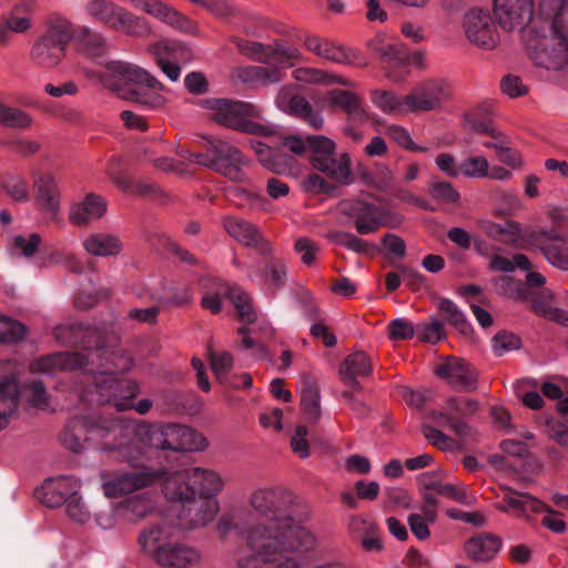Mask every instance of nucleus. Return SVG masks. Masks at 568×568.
Masks as SVG:
<instances>
[{"label":"nucleus","mask_w":568,"mask_h":568,"mask_svg":"<svg viewBox=\"0 0 568 568\" xmlns=\"http://www.w3.org/2000/svg\"><path fill=\"white\" fill-rule=\"evenodd\" d=\"M489 267L493 271H499L504 273H511L516 267L521 270H528L530 267L528 258L524 254H516L513 258L507 256L495 254L490 260Z\"/></svg>","instance_id":"59"},{"label":"nucleus","mask_w":568,"mask_h":568,"mask_svg":"<svg viewBox=\"0 0 568 568\" xmlns=\"http://www.w3.org/2000/svg\"><path fill=\"white\" fill-rule=\"evenodd\" d=\"M220 510V504L216 500L205 501L200 506L189 509L190 518L186 519L185 525L187 528H197L211 523Z\"/></svg>","instance_id":"46"},{"label":"nucleus","mask_w":568,"mask_h":568,"mask_svg":"<svg viewBox=\"0 0 568 568\" xmlns=\"http://www.w3.org/2000/svg\"><path fill=\"white\" fill-rule=\"evenodd\" d=\"M247 277L271 288H280L287 278V263L280 257H274L267 261L262 268L252 265L248 267Z\"/></svg>","instance_id":"31"},{"label":"nucleus","mask_w":568,"mask_h":568,"mask_svg":"<svg viewBox=\"0 0 568 568\" xmlns=\"http://www.w3.org/2000/svg\"><path fill=\"white\" fill-rule=\"evenodd\" d=\"M169 474L171 470L149 467L131 471H102V489L105 496L115 497L160 485L164 493V483Z\"/></svg>","instance_id":"12"},{"label":"nucleus","mask_w":568,"mask_h":568,"mask_svg":"<svg viewBox=\"0 0 568 568\" xmlns=\"http://www.w3.org/2000/svg\"><path fill=\"white\" fill-rule=\"evenodd\" d=\"M494 285L497 293L500 295L516 301H524L527 298V290L521 285V283L509 276H500L494 280Z\"/></svg>","instance_id":"60"},{"label":"nucleus","mask_w":568,"mask_h":568,"mask_svg":"<svg viewBox=\"0 0 568 568\" xmlns=\"http://www.w3.org/2000/svg\"><path fill=\"white\" fill-rule=\"evenodd\" d=\"M372 50L386 63V75L394 82L403 81L409 73V54L406 47L400 43L383 42L374 40Z\"/></svg>","instance_id":"20"},{"label":"nucleus","mask_w":568,"mask_h":568,"mask_svg":"<svg viewBox=\"0 0 568 568\" xmlns=\"http://www.w3.org/2000/svg\"><path fill=\"white\" fill-rule=\"evenodd\" d=\"M207 142L211 162L205 164L209 169L234 182L247 181L244 168L250 164V160L243 155L239 148L223 140L210 139Z\"/></svg>","instance_id":"14"},{"label":"nucleus","mask_w":568,"mask_h":568,"mask_svg":"<svg viewBox=\"0 0 568 568\" xmlns=\"http://www.w3.org/2000/svg\"><path fill=\"white\" fill-rule=\"evenodd\" d=\"M135 8L161 22L189 34H197V24L173 6L162 0H130Z\"/></svg>","instance_id":"18"},{"label":"nucleus","mask_w":568,"mask_h":568,"mask_svg":"<svg viewBox=\"0 0 568 568\" xmlns=\"http://www.w3.org/2000/svg\"><path fill=\"white\" fill-rule=\"evenodd\" d=\"M494 16L500 29L525 47H531L544 26L540 13L535 18L534 0H494Z\"/></svg>","instance_id":"8"},{"label":"nucleus","mask_w":568,"mask_h":568,"mask_svg":"<svg viewBox=\"0 0 568 568\" xmlns=\"http://www.w3.org/2000/svg\"><path fill=\"white\" fill-rule=\"evenodd\" d=\"M78 51L85 58L98 61L108 52L106 40L101 33L85 27L78 39Z\"/></svg>","instance_id":"39"},{"label":"nucleus","mask_w":568,"mask_h":568,"mask_svg":"<svg viewBox=\"0 0 568 568\" xmlns=\"http://www.w3.org/2000/svg\"><path fill=\"white\" fill-rule=\"evenodd\" d=\"M122 433V426L116 420L97 422L90 417H73L62 433V444L74 453H81L90 446L103 450L119 449L120 446L109 440L111 435Z\"/></svg>","instance_id":"9"},{"label":"nucleus","mask_w":568,"mask_h":568,"mask_svg":"<svg viewBox=\"0 0 568 568\" xmlns=\"http://www.w3.org/2000/svg\"><path fill=\"white\" fill-rule=\"evenodd\" d=\"M554 294L548 288H542L535 293L531 301L532 311L550 321L554 320L559 308L552 306Z\"/></svg>","instance_id":"57"},{"label":"nucleus","mask_w":568,"mask_h":568,"mask_svg":"<svg viewBox=\"0 0 568 568\" xmlns=\"http://www.w3.org/2000/svg\"><path fill=\"white\" fill-rule=\"evenodd\" d=\"M82 247L91 256L110 257L122 252L123 243L116 234L94 232L83 239Z\"/></svg>","instance_id":"32"},{"label":"nucleus","mask_w":568,"mask_h":568,"mask_svg":"<svg viewBox=\"0 0 568 568\" xmlns=\"http://www.w3.org/2000/svg\"><path fill=\"white\" fill-rule=\"evenodd\" d=\"M23 394L29 405L39 410H48L51 408L50 396L45 386L40 381H34L24 386Z\"/></svg>","instance_id":"54"},{"label":"nucleus","mask_w":568,"mask_h":568,"mask_svg":"<svg viewBox=\"0 0 568 568\" xmlns=\"http://www.w3.org/2000/svg\"><path fill=\"white\" fill-rule=\"evenodd\" d=\"M225 487L223 475L206 467L171 470L164 483V496L172 501H193L195 497L211 500Z\"/></svg>","instance_id":"5"},{"label":"nucleus","mask_w":568,"mask_h":568,"mask_svg":"<svg viewBox=\"0 0 568 568\" xmlns=\"http://www.w3.org/2000/svg\"><path fill=\"white\" fill-rule=\"evenodd\" d=\"M73 24L64 17L53 16L48 21L45 32L33 43L31 61L41 68L57 67L65 57L67 48L73 38Z\"/></svg>","instance_id":"10"},{"label":"nucleus","mask_w":568,"mask_h":568,"mask_svg":"<svg viewBox=\"0 0 568 568\" xmlns=\"http://www.w3.org/2000/svg\"><path fill=\"white\" fill-rule=\"evenodd\" d=\"M293 78L302 83L320 84V85H334L339 84L343 87H353L354 83L347 78L337 73L328 72L315 68H298L293 71Z\"/></svg>","instance_id":"37"},{"label":"nucleus","mask_w":568,"mask_h":568,"mask_svg":"<svg viewBox=\"0 0 568 568\" xmlns=\"http://www.w3.org/2000/svg\"><path fill=\"white\" fill-rule=\"evenodd\" d=\"M372 99L374 104L383 112L390 114L409 113L408 105H406V95L398 97L387 91H375Z\"/></svg>","instance_id":"47"},{"label":"nucleus","mask_w":568,"mask_h":568,"mask_svg":"<svg viewBox=\"0 0 568 568\" xmlns=\"http://www.w3.org/2000/svg\"><path fill=\"white\" fill-rule=\"evenodd\" d=\"M386 133L402 149L408 150L410 152H416V153L428 152V148L416 144L414 142L410 133L408 132V130L402 125H396V124L389 125L386 128Z\"/></svg>","instance_id":"56"},{"label":"nucleus","mask_w":568,"mask_h":568,"mask_svg":"<svg viewBox=\"0 0 568 568\" xmlns=\"http://www.w3.org/2000/svg\"><path fill=\"white\" fill-rule=\"evenodd\" d=\"M224 227L234 240L245 246L254 247L263 255H270L273 252L270 242L251 223L236 217H227L224 221Z\"/></svg>","instance_id":"27"},{"label":"nucleus","mask_w":568,"mask_h":568,"mask_svg":"<svg viewBox=\"0 0 568 568\" xmlns=\"http://www.w3.org/2000/svg\"><path fill=\"white\" fill-rule=\"evenodd\" d=\"M108 89L116 92L122 99L130 100L140 104L158 106L162 103L159 95L143 93L138 90L126 89L129 84L145 85L148 88L160 89L161 83L144 69L124 61H110L101 72L88 73Z\"/></svg>","instance_id":"6"},{"label":"nucleus","mask_w":568,"mask_h":568,"mask_svg":"<svg viewBox=\"0 0 568 568\" xmlns=\"http://www.w3.org/2000/svg\"><path fill=\"white\" fill-rule=\"evenodd\" d=\"M339 211L354 220L357 233H375L382 225L377 206L362 200H346L339 203Z\"/></svg>","instance_id":"22"},{"label":"nucleus","mask_w":568,"mask_h":568,"mask_svg":"<svg viewBox=\"0 0 568 568\" xmlns=\"http://www.w3.org/2000/svg\"><path fill=\"white\" fill-rule=\"evenodd\" d=\"M353 525L355 527L361 526L365 532L366 537L363 538V547L368 551H379L383 548L381 538L376 535L377 525L374 521L354 518Z\"/></svg>","instance_id":"63"},{"label":"nucleus","mask_w":568,"mask_h":568,"mask_svg":"<svg viewBox=\"0 0 568 568\" xmlns=\"http://www.w3.org/2000/svg\"><path fill=\"white\" fill-rule=\"evenodd\" d=\"M304 45L312 53L329 62L355 67H365L367 64L356 50L336 44L328 39L317 36L306 37Z\"/></svg>","instance_id":"19"},{"label":"nucleus","mask_w":568,"mask_h":568,"mask_svg":"<svg viewBox=\"0 0 568 568\" xmlns=\"http://www.w3.org/2000/svg\"><path fill=\"white\" fill-rule=\"evenodd\" d=\"M449 97V87L443 80H427L406 94V105L413 113L428 112L440 108Z\"/></svg>","instance_id":"17"},{"label":"nucleus","mask_w":568,"mask_h":568,"mask_svg":"<svg viewBox=\"0 0 568 568\" xmlns=\"http://www.w3.org/2000/svg\"><path fill=\"white\" fill-rule=\"evenodd\" d=\"M108 212V201L95 193H87L73 201L69 209V222L79 227L88 226L102 219Z\"/></svg>","instance_id":"23"},{"label":"nucleus","mask_w":568,"mask_h":568,"mask_svg":"<svg viewBox=\"0 0 568 568\" xmlns=\"http://www.w3.org/2000/svg\"><path fill=\"white\" fill-rule=\"evenodd\" d=\"M210 366L215 377L222 382L233 367V357L229 352L209 351Z\"/></svg>","instance_id":"62"},{"label":"nucleus","mask_w":568,"mask_h":568,"mask_svg":"<svg viewBox=\"0 0 568 568\" xmlns=\"http://www.w3.org/2000/svg\"><path fill=\"white\" fill-rule=\"evenodd\" d=\"M27 327L13 318L0 315V344H14L24 339Z\"/></svg>","instance_id":"53"},{"label":"nucleus","mask_w":568,"mask_h":568,"mask_svg":"<svg viewBox=\"0 0 568 568\" xmlns=\"http://www.w3.org/2000/svg\"><path fill=\"white\" fill-rule=\"evenodd\" d=\"M328 239L334 243L356 253H366L371 247L368 242L346 232L329 233Z\"/></svg>","instance_id":"64"},{"label":"nucleus","mask_w":568,"mask_h":568,"mask_svg":"<svg viewBox=\"0 0 568 568\" xmlns=\"http://www.w3.org/2000/svg\"><path fill=\"white\" fill-rule=\"evenodd\" d=\"M312 149L311 162L314 169L326 174L329 179L342 185L353 182L352 161L347 153H336L335 143L324 135L307 138Z\"/></svg>","instance_id":"13"},{"label":"nucleus","mask_w":568,"mask_h":568,"mask_svg":"<svg viewBox=\"0 0 568 568\" xmlns=\"http://www.w3.org/2000/svg\"><path fill=\"white\" fill-rule=\"evenodd\" d=\"M83 11L91 21L114 31L134 37H149L152 33V28L145 18L135 16L110 0H89Z\"/></svg>","instance_id":"11"},{"label":"nucleus","mask_w":568,"mask_h":568,"mask_svg":"<svg viewBox=\"0 0 568 568\" xmlns=\"http://www.w3.org/2000/svg\"><path fill=\"white\" fill-rule=\"evenodd\" d=\"M33 373L55 374L61 371L84 369V354L55 353L34 359L30 364Z\"/></svg>","instance_id":"28"},{"label":"nucleus","mask_w":568,"mask_h":568,"mask_svg":"<svg viewBox=\"0 0 568 568\" xmlns=\"http://www.w3.org/2000/svg\"><path fill=\"white\" fill-rule=\"evenodd\" d=\"M221 288L227 294L242 322L251 324L256 321L257 315L253 307L252 298L245 291L232 285H222Z\"/></svg>","instance_id":"41"},{"label":"nucleus","mask_w":568,"mask_h":568,"mask_svg":"<svg viewBox=\"0 0 568 568\" xmlns=\"http://www.w3.org/2000/svg\"><path fill=\"white\" fill-rule=\"evenodd\" d=\"M32 27L31 19L28 17L17 16L10 12L2 17L0 21V47H8L12 39V32L26 33Z\"/></svg>","instance_id":"43"},{"label":"nucleus","mask_w":568,"mask_h":568,"mask_svg":"<svg viewBox=\"0 0 568 568\" xmlns=\"http://www.w3.org/2000/svg\"><path fill=\"white\" fill-rule=\"evenodd\" d=\"M544 26L531 47L535 64L547 70H562L568 65V0H541Z\"/></svg>","instance_id":"2"},{"label":"nucleus","mask_w":568,"mask_h":568,"mask_svg":"<svg viewBox=\"0 0 568 568\" xmlns=\"http://www.w3.org/2000/svg\"><path fill=\"white\" fill-rule=\"evenodd\" d=\"M131 366V358L121 351L91 349L84 354V371L95 375L97 387L114 389L109 402L120 412L130 409L131 398L139 393L135 384L115 377L116 374L128 372Z\"/></svg>","instance_id":"3"},{"label":"nucleus","mask_w":568,"mask_h":568,"mask_svg":"<svg viewBox=\"0 0 568 568\" xmlns=\"http://www.w3.org/2000/svg\"><path fill=\"white\" fill-rule=\"evenodd\" d=\"M280 496L281 490L278 488L272 486L258 487L251 493L248 504L252 509L260 515H272L271 517H267L266 520L274 517L283 518L282 516L276 515ZM263 521H265V519Z\"/></svg>","instance_id":"35"},{"label":"nucleus","mask_w":568,"mask_h":568,"mask_svg":"<svg viewBox=\"0 0 568 568\" xmlns=\"http://www.w3.org/2000/svg\"><path fill=\"white\" fill-rule=\"evenodd\" d=\"M166 449L173 452H203L209 447L206 437L184 425H165Z\"/></svg>","instance_id":"26"},{"label":"nucleus","mask_w":568,"mask_h":568,"mask_svg":"<svg viewBox=\"0 0 568 568\" xmlns=\"http://www.w3.org/2000/svg\"><path fill=\"white\" fill-rule=\"evenodd\" d=\"M244 540L251 552L237 559L236 568H294L293 555L313 552L320 542L311 528L278 517L248 527Z\"/></svg>","instance_id":"1"},{"label":"nucleus","mask_w":568,"mask_h":568,"mask_svg":"<svg viewBox=\"0 0 568 568\" xmlns=\"http://www.w3.org/2000/svg\"><path fill=\"white\" fill-rule=\"evenodd\" d=\"M437 494L463 505H473L476 501V497L470 494L468 488L459 480L454 483L443 481Z\"/></svg>","instance_id":"58"},{"label":"nucleus","mask_w":568,"mask_h":568,"mask_svg":"<svg viewBox=\"0 0 568 568\" xmlns=\"http://www.w3.org/2000/svg\"><path fill=\"white\" fill-rule=\"evenodd\" d=\"M324 101L328 108L344 111L352 121L363 122L368 119L365 105L359 97L352 91L331 90L327 92Z\"/></svg>","instance_id":"29"},{"label":"nucleus","mask_w":568,"mask_h":568,"mask_svg":"<svg viewBox=\"0 0 568 568\" xmlns=\"http://www.w3.org/2000/svg\"><path fill=\"white\" fill-rule=\"evenodd\" d=\"M142 551L163 568H189L201 562V552L176 538V529L160 524L143 529L139 536Z\"/></svg>","instance_id":"4"},{"label":"nucleus","mask_w":568,"mask_h":568,"mask_svg":"<svg viewBox=\"0 0 568 568\" xmlns=\"http://www.w3.org/2000/svg\"><path fill=\"white\" fill-rule=\"evenodd\" d=\"M497 497L501 500L496 504L499 511L506 513L516 518H527L530 514L540 513L546 509L544 504L527 493L514 490L507 485H501Z\"/></svg>","instance_id":"21"},{"label":"nucleus","mask_w":568,"mask_h":568,"mask_svg":"<svg viewBox=\"0 0 568 568\" xmlns=\"http://www.w3.org/2000/svg\"><path fill=\"white\" fill-rule=\"evenodd\" d=\"M204 106L210 111V118L225 128L260 136H271L276 132L275 125L258 122L262 119V111L253 103L207 99Z\"/></svg>","instance_id":"7"},{"label":"nucleus","mask_w":568,"mask_h":568,"mask_svg":"<svg viewBox=\"0 0 568 568\" xmlns=\"http://www.w3.org/2000/svg\"><path fill=\"white\" fill-rule=\"evenodd\" d=\"M439 310L444 318L450 323L463 335H469L473 331L470 323L464 313L450 300L442 298Z\"/></svg>","instance_id":"49"},{"label":"nucleus","mask_w":568,"mask_h":568,"mask_svg":"<svg viewBox=\"0 0 568 568\" xmlns=\"http://www.w3.org/2000/svg\"><path fill=\"white\" fill-rule=\"evenodd\" d=\"M244 81H251L260 85H271L282 80V73L276 68L252 65L242 69Z\"/></svg>","instance_id":"50"},{"label":"nucleus","mask_w":568,"mask_h":568,"mask_svg":"<svg viewBox=\"0 0 568 568\" xmlns=\"http://www.w3.org/2000/svg\"><path fill=\"white\" fill-rule=\"evenodd\" d=\"M36 201L50 219H55L60 211V194L55 181L50 175L34 182Z\"/></svg>","instance_id":"34"},{"label":"nucleus","mask_w":568,"mask_h":568,"mask_svg":"<svg viewBox=\"0 0 568 568\" xmlns=\"http://www.w3.org/2000/svg\"><path fill=\"white\" fill-rule=\"evenodd\" d=\"M18 381L12 375L0 376V432L7 428L18 407Z\"/></svg>","instance_id":"33"},{"label":"nucleus","mask_w":568,"mask_h":568,"mask_svg":"<svg viewBox=\"0 0 568 568\" xmlns=\"http://www.w3.org/2000/svg\"><path fill=\"white\" fill-rule=\"evenodd\" d=\"M321 396L317 385L305 377L301 385V405L310 419L316 420L321 413Z\"/></svg>","instance_id":"44"},{"label":"nucleus","mask_w":568,"mask_h":568,"mask_svg":"<svg viewBox=\"0 0 568 568\" xmlns=\"http://www.w3.org/2000/svg\"><path fill=\"white\" fill-rule=\"evenodd\" d=\"M479 404L471 398L448 397L443 410H430L427 418L438 426L450 428L458 436L470 435V426L463 419L474 415Z\"/></svg>","instance_id":"15"},{"label":"nucleus","mask_w":568,"mask_h":568,"mask_svg":"<svg viewBox=\"0 0 568 568\" xmlns=\"http://www.w3.org/2000/svg\"><path fill=\"white\" fill-rule=\"evenodd\" d=\"M501 548L498 537L483 534L469 539L465 545L466 555L476 561H489Z\"/></svg>","instance_id":"36"},{"label":"nucleus","mask_w":568,"mask_h":568,"mask_svg":"<svg viewBox=\"0 0 568 568\" xmlns=\"http://www.w3.org/2000/svg\"><path fill=\"white\" fill-rule=\"evenodd\" d=\"M467 40L483 50H494L498 44V33L488 11L470 9L464 18Z\"/></svg>","instance_id":"16"},{"label":"nucleus","mask_w":568,"mask_h":568,"mask_svg":"<svg viewBox=\"0 0 568 568\" xmlns=\"http://www.w3.org/2000/svg\"><path fill=\"white\" fill-rule=\"evenodd\" d=\"M32 123V116L26 111L0 102V124L14 129H28Z\"/></svg>","instance_id":"52"},{"label":"nucleus","mask_w":568,"mask_h":568,"mask_svg":"<svg viewBox=\"0 0 568 568\" xmlns=\"http://www.w3.org/2000/svg\"><path fill=\"white\" fill-rule=\"evenodd\" d=\"M430 197L443 204H457L460 195L459 192L453 186L452 183L433 180L428 186Z\"/></svg>","instance_id":"55"},{"label":"nucleus","mask_w":568,"mask_h":568,"mask_svg":"<svg viewBox=\"0 0 568 568\" xmlns=\"http://www.w3.org/2000/svg\"><path fill=\"white\" fill-rule=\"evenodd\" d=\"M373 371L372 358L364 352L357 351L343 361L339 374L343 383L353 390H361L357 377H366Z\"/></svg>","instance_id":"30"},{"label":"nucleus","mask_w":568,"mask_h":568,"mask_svg":"<svg viewBox=\"0 0 568 568\" xmlns=\"http://www.w3.org/2000/svg\"><path fill=\"white\" fill-rule=\"evenodd\" d=\"M250 145L265 169L275 173H282L287 170L291 156L275 152L257 140H251Z\"/></svg>","instance_id":"40"},{"label":"nucleus","mask_w":568,"mask_h":568,"mask_svg":"<svg viewBox=\"0 0 568 568\" xmlns=\"http://www.w3.org/2000/svg\"><path fill=\"white\" fill-rule=\"evenodd\" d=\"M152 509V500L145 495H138L120 503L113 509V514L126 521L134 523L146 517Z\"/></svg>","instance_id":"38"},{"label":"nucleus","mask_w":568,"mask_h":568,"mask_svg":"<svg viewBox=\"0 0 568 568\" xmlns=\"http://www.w3.org/2000/svg\"><path fill=\"white\" fill-rule=\"evenodd\" d=\"M174 44L168 41H160L149 47L148 51L155 57L158 65L163 73L171 80L176 81L180 78L181 69L178 63L171 62L168 57L173 51Z\"/></svg>","instance_id":"42"},{"label":"nucleus","mask_w":568,"mask_h":568,"mask_svg":"<svg viewBox=\"0 0 568 568\" xmlns=\"http://www.w3.org/2000/svg\"><path fill=\"white\" fill-rule=\"evenodd\" d=\"M239 51L252 60L261 63L272 64L276 59L272 58V45H264L258 42H251L243 39L233 40Z\"/></svg>","instance_id":"51"},{"label":"nucleus","mask_w":568,"mask_h":568,"mask_svg":"<svg viewBox=\"0 0 568 568\" xmlns=\"http://www.w3.org/2000/svg\"><path fill=\"white\" fill-rule=\"evenodd\" d=\"M80 487V481L77 478L61 476L47 479L36 494L42 504L48 507H58L67 504L73 495H77Z\"/></svg>","instance_id":"25"},{"label":"nucleus","mask_w":568,"mask_h":568,"mask_svg":"<svg viewBox=\"0 0 568 568\" xmlns=\"http://www.w3.org/2000/svg\"><path fill=\"white\" fill-rule=\"evenodd\" d=\"M460 174L469 179H484L489 174V162L483 155H474L462 162Z\"/></svg>","instance_id":"61"},{"label":"nucleus","mask_w":568,"mask_h":568,"mask_svg":"<svg viewBox=\"0 0 568 568\" xmlns=\"http://www.w3.org/2000/svg\"><path fill=\"white\" fill-rule=\"evenodd\" d=\"M483 145L495 150L498 160L504 164L513 169H519L523 165L520 154L509 146V141L503 133L495 141L484 142Z\"/></svg>","instance_id":"45"},{"label":"nucleus","mask_w":568,"mask_h":568,"mask_svg":"<svg viewBox=\"0 0 568 568\" xmlns=\"http://www.w3.org/2000/svg\"><path fill=\"white\" fill-rule=\"evenodd\" d=\"M435 372L457 390L468 392L476 388L477 373L465 359L448 358L438 365Z\"/></svg>","instance_id":"24"},{"label":"nucleus","mask_w":568,"mask_h":568,"mask_svg":"<svg viewBox=\"0 0 568 568\" xmlns=\"http://www.w3.org/2000/svg\"><path fill=\"white\" fill-rule=\"evenodd\" d=\"M285 113L301 118L308 122V124L318 130L324 125V119L320 113L314 112L310 102L301 95H297L295 100H293L291 106L287 108Z\"/></svg>","instance_id":"48"}]
</instances>
